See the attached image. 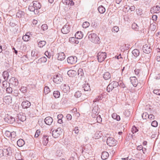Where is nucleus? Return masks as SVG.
I'll return each instance as SVG.
<instances>
[{
    "label": "nucleus",
    "instance_id": "obj_5",
    "mask_svg": "<svg viewBox=\"0 0 160 160\" xmlns=\"http://www.w3.org/2000/svg\"><path fill=\"white\" fill-rule=\"evenodd\" d=\"M117 141L113 138L109 137L107 138V143L110 146H112L116 145Z\"/></svg>",
    "mask_w": 160,
    "mask_h": 160
},
{
    "label": "nucleus",
    "instance_id": "obj_13",
    "mask_svg": "<svg viewBox=\"0 0 160 160\" xmlns=\"http://www.w3.org/2000/svg\"><path fill=\"white\" fill-rule=\"evenodd\" d=\"M160 10V7L158 5H156L152 7L151 8L150 12L152 14L158 13L159 12Z\"/></svg>",
    "mask_w": 160,
    "mask_h": 160
},
{
    "label": "nucleus",
    "instance_id": "obj_25",
    "mask_svg": "<svg viewBox=\"0 0 160 160\" xmlns=\"http://www.w3.org/2000/svg\"><path fill=\"white\" fill-rule=\"evenodd\" d=\"M24 141L22 139H19L17 141V144L19 147H22L25 144Z\"/></svg>",
    "mask_w": 160,
    "mask_h": 160
},
{
    "label": "nucleus",
    "instance_id": "obj_61",
    "mask_svg": "<svg viewBox=\"0 0 160 160\" xmlns=\"http://www.w3.org/2000/svg\"><path fill=\"white\" fill-rule=\"evenodd\" d=\"M16 133L15 132H11L10 137L11 138H14L16 136Z\"/></svg>",
    "mask_w": 160,
    "mask_h": 160
},
{
    "label": "nucleus",
    "instance_id": "obj_1",
    "mask_svg": "<svg viewBox=\"0 0 160 160\" xmlns=\"http://www.w3.org/2000/svg\"><path fill=\"white\" fill-rule=\"evenodd\" d=\"M88 38L91 42L97 44L100 43V39L96 34L94 33H89V32H88Z\"/></svg>",
    "mask_w": 160,
    "mask_h": 160
},
{
    "label": "nucleus",
    "instance_id": "obj_51",
    "mask_svg": "<svg viewBox=\"0 0 160 160\" xmlns=\"http://www.w3.org/2000/svg\"><path fill=\"white\" fill-rule=\"evenodd\" d=\"M82 93L81 92L78 91L76 92L74 96L78 98L80 97Z\"/></svg>",
    "mask_w": 160,
    "mask_h": 160
},
{
    "label": "nucleus",
    "instance_id": "obj_9",
    "mask_svg": "<svg viewBox=\"0 0 160 160\" xmlns=\"http://www.w3.org/2000/svg\"><path fill=\"white\" fill-rule=\"evenodd\" d=\"M70 28L69 25L68 23H66L62 29L61 32L64 34H67L70 32Z\"/></svg>",
    "mask_w": 160,
    "mask_h": 160
},
{
    "label": "nucleus",
    "instance_id": "obj_57",
    "mask_svg": "<svg viewBox=\"0 0 160 160\" xmlns=\"http://www.w3.org/2000/svg\"><path fill=\"white\" fill-rule=\"evenodd\" d=\"M41 29L43 31L46 30L48 29V26L46 24H44L42 25L41 27Z\"/></svg>",
    "mask_w": 160,
    "mask_h": 160
},
{
    "label": "nucleus",
    "instance_id": "obj_41",
    "mask_svg": "<svg viewBox=\"0 0 160 160\" xmlns=\"http://www.w3.org/2000/svg\"><path fill=\"white\" fill-rule=\"evenodd\" d=\"M111 84H112L113 89L117 87L119 85L118 82L117 81H113L111 83Z\"/></svg>",
    "mask_w": 160,
    "mask_h": 160
},
{
    "label": "nucleus",
    "instance_id": "obj_44",
    "mask_svg": "<svg viewBox=\"0 0 160 160\" xmlns=\"http://www.w3.org/2000/svg\"><path fill=\"white\" fill-rule=\"evenodd\" d=\"M50 92V89L48 87L46 86L45 87L44 92L45 94H47Z\"/></svg>",
    "mask_w": 160,
    "mask_h": 160
},
{
    "label": "nucleus",
    "instance_id": "obj_64",
    "mask_svg": "<svg viewBox=\"0 0 160 160\" xmlns=\"http://www.w3.org/2000/svg\"><path fill=\"white\" fill-rule=\"evenodd\" d=\"M63 118V115L62 114H59L57 116L58 120H62Z\"/></svg>",
    "mask_w": 160,
    "mask_h": 160
},
{
    "label": "nucleus",
    "instance_id": "obj_50",
    "mask_svg": "<svg viewBox=\"0 0 160 160\" xmlns=\"http://www.w3.org/2000/svg\"><path fill=\"white\" fill-rule=\"evenodd\" d=\"M17 117L18 118V120H23V119H24V120H26V118L24 116H23L22 117L21 114H18L17 116Z\"/></svg>",
    "mask_w": 160,
    "mask_h": 160
},
{
    "label": "nucleus",
    "instance_id": "obj_49",
    "mask_svg": "<svg viewBox=\"0 0 160 160\" xmlns=\"http://www.w3.org/2000/svg\"><path fill=\"white\" fill-rule=\"evenodd\" d=\"M119 30V28L117 26L113 27L112 29V32H118Z\"/></svg>",
    "mask_w": 160,
    "mask_h": 160
},
{
    "label": "nucleus",
    "instance_id": "obj_17",
    "mask_svg": "<svg viewBox=\"0 0 160 160\" xmlns=\"http://www.w3.org/2000/svg\"><path fill=\"white\" fill-rule=\"evenodd\" d=\"M61 89L64 93H67L69 91L70 88L68 85L64 84L62 85Z\"/></svg>",
    "mask_w": 160,
    "mask_h": 160
},
{
    "label": "nucleus",
    "instance_id": "obj_20",
    "mask_svg": "<svg viewBox=\"0 0 160 160\" xmlns=\"http://www.w3.org/2000/svg\"><path fill=\"white\" fill-rule=\"evenodd\" d=\"M75 37L78 39H81L83 37V34L81 31H78L76 33Z\"/></svg>",
    "mask_w": 160,
    "mask_h": 160
},
{
    "label": "nucleus",
    "instance_id": "obj_39",
    "mask_svg": "<svg viewBox=\"0 0 160 160\" xmlns=\"http://www.w3.org/2000/svg\"><path fill=\"white\" fill-rule=\"evenodd\" d=\"M149 28L152 31H154L156 28V25L155 23L151 24Z\"/></svg>",
    "mask_w": 160,
    "mask_h": 160
},
{
    "label": "nucleus",
    "instance_id": "obj_23",
    "mask_svg": "<svg viewBox=\"0 0 160 160\" xmlns=\"http://www.w3.org/2000/svg\"><path fill=\"white\" fill-rule=\"evenodd\" d=\"M102 136V133H101V132L97 131L94 134L93 138H95L96 139H98L101 138Z\"/></svg>",
    "mask_w": 160,
    "mask_h": 160
},
{
    "label": "nucleus",
    "instance_id": "obj_26",
    "mask_svg": "<svg viewBox=\"0 0 160 160\" xmlns=\"http://www.w3.org/2000/svg\"><path fill=\"white\" fill-rule=\"evenodd\" d=\"M2 76L4 80H7L9 76L8 70L4 71L3 72Z\"/></svg>",
    "mask_w": 160,
    "mask_h": 160
},
{
    "label": "nucleus",
    "instance_id": "obj_38",
    "mask_svg": "<svg viewBox=\"0 0 160 160\" xmlns=\"http://www.w3.org/2000/svg\"><path fill=\"white\" fill-rule=\"evenodd\" d=\"M33 6H34L32 5V3L28 7V9L30 11L34 12L35 13V12H36V10Z\"/></svg>",
    "mask_w": 160,
    "mask_h": 160
},
{
    "label": "nucleus",
    "instance_id": "obj_19",
    "mask_svg": "<svg viewBox=\"0 0 160 160\" xmlns=\"http://www.w3.org/2000/svg\"><path fill=\"white\" fill-rule=\"evenodd\" d=\"M65 57L64 53L63 52H61L58 53L57 59L58 60L62 61L65 59Z\"/></svg>",
    "mask_w": 160,
    "mask_h": 160
},
{
    "label": "nucleus",
    "instance_id": "obj_43",
    "mask_svg": "<svg viewBox=\"0 0 160 160\" xmlns=\"http://www.w3.org/2000/svg\"><path fill=\"white\" fill-rule=\"evenodd\" d=\"M90 25V23L88 22H85L83 23L82 27L83 28H86L88 27Z\"/></svg>",
    "mask_w": 160,
    "mask_h": 160
},
{
    "label": "nucleus",
    "instance_id": "obj_29",
    "mask_svg": "<svg viewBox=\"0 0 160 160\" xmlns=\"http://www.w3.org/2000/svg\"><path fill=\"white\" fill-rule=\"evenodd\" d=\"M48 136L46 135L44 136L43 138V144L44 145H46L48 142Z\"/></svg>",
    "mask_w": 160,
    "mask_h": 160
},
{
    "label": "nucleus",
    "instance_id": "obj_35",
    "mask_svg": "<svg viewBox=\"0 0 160 160\" xmlns=\"http://www.w3.org/2000/svg\"><path fill=\"white\" fill-rule=\"evenodd\" d=\"M46 44V42L44 41H39L38 43V46L40 48H42Z\"/></svg>",
    "mask_w": 160,
    "mask_h": 160
},
{
    "label": "nucleus",
    "instance_id": "obj_11",
    "mask_svg": "<svg viewBox=\"0 0 160 160\" xmlns=\"http://www.w3.org/2000/svg\"><path fill=\"white\" fill-rule=\"evenodd\" d=\"M32 56L34 58V59H36L40 56L39 51L36 49L32 51L31 52Z\"/></svg>",
    "mask_w": 160,
    "mask_h": 160
},
{
    "label": "nucleus",
    "instance_id": "obj_27",
    "mask_svg": "<svg viewBox=\"0 0 160 160\" xmlns=\"http://www.w3.org/2000/svg\"><path fill=\"white\" fill-rule=\"evenodd\" d=\"M103 78L105 80H108L111 78V74L108 72H106L103 74Z\"/></svg>",
    "mask_w": 160,
    "mask_h": 160
},
{
    "label": "nucleus",
    "instance_id": "obj_59",
    "mask_svg": "<svg viewBox=\"0 0 160 160\" xmlns=\"http://www.w3.org/2000/svg\"><path fill=\"white\" fill-rule=\"evenodd\" d=\"M20 90L22 93H25L26 91V87H22L20 89Z\"/></svg>",
    "mask_w": 160,
    "mask_h": 160
},
{
    "label": "nucleus",
    "instance_id": "obj_18",
    "mask_svg": "<svg viewBox=\"0 0 160 160\" xmlns=\"http://www.w3.org/2000/svg\"><path fill=\"white\" fill-rule=\"evenodd\" d=\"M4 155H11L12 153V150L10 147H8L7 149H4L3 150Z\"/></svg>",
    "mask_w": 160,
    "mask_h": 160
},
{
    "label": "nucleus",
    "instance_id": "obj_55",
    "mask_svg": "<svg viewBox=\"0 0 160 160\" xmlns=\"http://www.w3.org/2000/svg\"><path fill=\"white\" fill-rule=\"evenodd\" d=\"M78 75L80 76H82L83 74V70L81 68H79L78 70Z\"/></svg>",
    "mask_w": 160,
    "mask_h": 160
},
{
    "label": "nucleus",
    "instance_id": "obj_63",
    "mask_svg": "<svg viewBox=\"0 0 160 160\" xmlns=\"http://www.w3.org/2000/svg\"><path fill=\"white\" fill-rule=\"evenodd\" d=\"M12 94L15 96H17L18 95V92L17 90H15L12 92Z\"/></svg>",
    "mask_w": 160,
    "mask_h": 160
},
{
    "label": "nucleus",
    "instance_id": "obj_34",
    "mask_svg": "<svg viewBox=\"0 0 160 160\" xmlns=\"http://www.w3.org/2000/svg\"><path fill=\"white\" fill-rule=\"evenodd\" d=\"M112 118L116 120H120V117L119 115H118L116 113H114L112 114Z\"/></svg>",
    "mask_w": 160,
    "mask_h": 160
},
{
    "label": "nucleus",
    "instance_id": "obj_3",
    "mask_svg": "<svg viewBox=\"0 0 160 160\" xmlns=\"http://www.w3.org/2000/svg\"><path fill=\"white\" fill-rule=\"evenodd\" d=\"M91 148L92 147L91 145L89 144H87L83 148L82 147V152L83 154L86 153L90 154L92 152Z\"/></svg>",
    "mask_w": 160,
    "mask_h": 160
},
{
    "label": "nucleus",
    "instance_id": "obj_6",
    "mask_svg": "<svg viewBox=\"0 0 160 160\" xmlns=\"http://www.w3.org/2000/svg\"><path fill=\"white\" fill-rule=\"evenodd\" d=\"M53 80L55 83L57 84H59L62 82L63 79L61 77V75L58 74L55 75L53 76Z\"/></svg>",
    "mask_w": 160,
    "mask_h": 160
},
{
    "label": "nucleus",
    "instance_id": "obj_46",
    "mask_svg": "<svg viewBox=\"0 0 160 160\" xmlns=\"http://www.w3.org/2000/svg\"><path fill=\"white\" fill-rule=\"evenodd\" d=\"M138 131V129L134 125L132 126V132L133 133L137 132Z\"/></svg>",
    "mask_w": 160,
    "mask_h": 160
},
{
    "label": "nucleus",
    "instance_id": "obj_22",
    "mask_svg": "<svg viewBox=\"0 0 160 160\" xmlns=\"http://www.w3.org/2000/svg\"><path fill=\"white\" fill-rule=\"evenodd\" d=\"M67 74L69 77H72L76 75V72L74 70H70L68 71Z\"/></svg>",
    "mask_w": 160,
    "mask_h": 160
},
{
    "label": "nucleus",
    "instance_id": "obj_16",
    "mask_svg": "<svg viewBox=\"0 0 160 160\" xmlns=\"http://www.w3.org/2000/svg\"><path fill=\"white\" fill-rule=\"evenodd\" d=\"M10 83L14 85V86H16L18 85V82L17 79L14 77H12L9 80Z\"/></svg>",
    "mask_w": 160,
    "mask_h": 160
},
{
    "label": "nucleus",
    "instance_id": "obj_37",
    "mask_svg": "<svg viewBox=\"0 0 160 160\" xmlns=\"http://www.w3.org/2000/svg\"><path fill=\"white\" fill-rule=\"evenodd\" d=\"M53 95L55 98H58L60 96V93L58 91H55L53 92Z\"/></svg>",
    "mask_w": 160,
    "mask_h": 160
},
{
    "label": "nucleus",
    "instance_id": "obj_53",
    "mask_svg": "<svg viewBox=\"0 0 160 160\" xmlns=\"http://www.w3.org/2000/svg\"><path fill=\"white\" fill-rule=\"evenodd\" d=\"M67 5H70L71 6H72L74 5V3L72 0H68L67 2Z\"/></svg>",
    "mask_w": 160,
    "mask_h": 160
},
{
    "label": "nucleus",
    "instance_id": "obj_15",
    "mask_svg": "<svg viewBox=\"0 0 160 160\" xmlns=\"http://www.w3.org/2000/svg\"><path fill=\"white\" fill-rule=\"evenodd\" d=\"M23 108H29L31 105V103L28 101L22 102L21 104Z\"/></svg>",
    "mask_w": 160,
    "mask_h": 160
},
{
    "label": "nucleus",
    "instance_id": "obj_12",
    "mask_svg": "<svg viewBox=\"0 0 160 160\" xmlns=\"http://www.w3.org/2000/svg\"><path fill=\"white\" fill-rule=\"evenodd\" d=\"M142 50L144 53L148 54L152 51V49L150 46L145 44L143 45L142 47Z\"/></svg>",
    "mask_w": 160,
    "mask_h": 160
},
{
    "label": "nucleus",
    "instance_id": "obj_42",
    "mask_svg": "<svg viewBox=\"0 0 160 160\" xmlns=\"http://www.w3.org/2000/svg\"><path fill=\"white\" fill-rule=\"evenodd\" d=\"M4 100H8L7 102L9 103H11L12 101V98L10 96H7L4 98Z\"/></svg>",
    "mask_w": 160,
    "mask_h": 160
},
{
    "label": "nucleus",
    "instance_id": "obj_48",
    "mask_svg": "<svg viewBox=\"0 0 160 160\" xmlns=\"http://www.w3.org/2000/svg\"><path fill=\"white\" fill-rule=\"evenodd\" d=\"M148 116V114L146 112L142 114V117L143 119H147Z\"/></svg>",
    "mask_w": 160,
    "mask_h": 160
},
{
    "label": "nucleus",
    "instance_id": "obj_56",
    "mask_svg": "<svg viewBox=\"0 0 160 160\" xmlns=\"http://www.w3.org/2000/svg\"><path fill=\"white\" fill-rule=\"evenodd\" d=\"M6 91L8 93H11L12 92V88L9 86L6 88Z\"/></svg>",
    "mask_w": 160,
    "mask_h": 160
},
{
    "label": "nucleus",
    "instance_id": "obj_28",
    "mask_svg": "<svg viewBox=\"0 0 160 160\" xmlns=\"http://www.w3.org/2000/svg\"><path fill=\"white\" fill-rule=\"evenodd\" d=\"M98 10L100 13L103 14L105 12L106 9L103 6L101 5L98 7Z\"/></svg>",
    "mask_w": 160,
    "mask_h": 160
},
{
    "label": "nucleus",
    "instance_id": "obj_8",
    "mask_svg": "<svg viewBox=\"0 0 160 160\" xmlns=\"http://www.w3.org/2000/svg\"><path fill=\"white\" fill-rule=\"evenodd\" d=\"M77 57L75 56H71L68 57L67 59V61L68 62L71 64H74L77 61Z\"/></svg>",
    "mask_w": 160,
    "mask_h": 160
},
{
    "label": "nucleus",
    "instance_id": "obj_45",
    "mask_svg": "<svg viewBox=\"0 0 160 160\" xmlns=\"http://www.w3.org/2000/svg\"><path fill=\"white\" fill-rule=\"evenodd\" d=\"M30 39V36L25 35L22 37V39L25 41H29Z\"/></svg>",
    "mask_w": 160,
    "mask_h": 160
},
{
    "label": "nucleus",
    "instance_id": "obj_54",
    "mask_svg": "<svg viewBox=\"0 0 160 160\" xmlns=\"http://www.w3.org/2000/svg\"><path fill=\"white\" fill-rule=\"evenodd\" d=\"M153 92L154 94L160 96V89H155L153 91Z\"/></svg>",
    "mask_w": 160,
    "mask_h": 160
},
{
    "label": "nucleus",
    "instance_id": "obj_31",
    "mask_svg": "<svg viewBox=\"0 0 160 160\" xmlns=\"http://www.w3.org/2000/svg\"><path fill=\"white\" fill-rule=\"evenodd\" d=\"M82 88L85 91H88L90 90V86L88 83L83 85Z\"/></svg>",
    "mask_w": 160,
    "mask_h": 160
},
{
    "label": "nucleus",
    "instance_id": "obj_24",
    "mask_svg": "<svg viewBox=\"0 0 160 160\" xmlns=\"http://www.w3.org/2000/svg\"><path fill=\"white\" fill-rule=\"evenodd\" d=\"M109 154L107 152H103L101 155V158L102 159L105 160L108 158L109 157Z\"/></svg>",
    "mask_w": 160,
    "mask_h": 160
},
{
    "label": "nucleus",
    "instance_id": "obj_40",
    "mask_svg": "<svg viewBox=\"0 0 160 160\" xmlns=\"http://www.w3.org/2000/svg\"><path fill=\"white\" fill-rule=\"evenodd\" d=\"M112 84L110 83L107 87V91L108 92H110L112 91V90L113 89V88L112 86Z\"/></svg>",
    "mask_w": 160,
    "mask_h": 160
},
{
    "label": "nucleus",
    "instance_id": "obj_21",
    "mask_svg": "<svg viewBox=\"0 0 160 160\" xmlns=\"http://www.w3.org/2000/svg\"><path fill=\"white\" fill-rule=\"evenodd\" d=\"M53 121H42L45 124L48 125H51ZM42 121H38V123L40 126H42Z\"/></svg>",
    "mask_w": 160,
    "mask_h": 160
},
{
    "label": "nucleus",
    "instance_id": "obj_36",
    "mask_svg": "<svg viewBox=\"0 0 160 160\" xmlns=\"http://www.w3.org/2000/svg\"><path fill=\"white\" fill-rule=\"evenodd\" d=\"M131 114V112L128 110H125L123 112V115L125 117H129Z\"/></svg>",
    "mask_w": 160,
    "mask_h": 160
},
{
    "label": "nucleus",
    "instance_id": "obj_7",
    "mask_svg": "<svg viewBox=\"0 0 160 160\" xmlns=\"http://www.w3.org/2000/svg\"><path fill=\"white\" fill-rule=\"evenodd\" d=\"M32 3V5L34 6L33 7L36 10V12H35V14H37L39 12V11H38V9H40L41 7V4L37 1H34Z\"/></svg>",
    "mask_w": 160,
    "mask_h": 160
},
{
    "label": "nucleus",
    "instance_id": "obj_33",
    "mask_svg": "<svg viewBox=\"0 0 160 160\" xmlns=\"http://www.w3.org/2000/svg\"><path fill=\"white\" fill-rule=\"evenodd\" d=\"M24 12L20 10H19L17 13L16 16L17 17L19 18H21L24 16Z\"/></svg>",
    "mask_w": 160,
    "mask_h": 160
},
{
    "label": "nucleus",
    "instance_id": "obj_32",
    "mask_svg": "<svg viewBox=\"0 0 160 160\" xmlns=\"http://www.w3.org/2000/svg\"><path fill=\"white\" fill-rule=\"evenodd\" d=\"M47 61V58L45 57H42L38 59V62H37V63H43L46 62Z\"/></svg>",
    "mask_w": 160,
    "mask_h": 160
},
{
    "label": "nucleus",
    "instance_id": "obj_62",
    "mask_svg": "<svg viewBox=\"0 0 160 160\" xmlns=\"http://www.w3.org/2000/svg\"><path fill=\"white\" fill-rule=\"evenodd\" d=\"M8 86V84L7 82L5 81H4L2 82V86L4 88H7V87Z\"/></svg>",
    "mask_w": 160,
    "mask_h": 160
},
{
    "label": "nucleus",
    "instance_id": "obj_47",
    "mask_svg": "<svg viewBox=\"0 0 160 160\" xmlns=\"http://www.w3.org/2000/svg\"><path fill=\"white\" fill-rule=\"evenodd\" d=\"M72 112H74L75 116L78 117L80 116V114L77 112V109L76 108H74L72 110Z\"/></svg>",
    "mask_w": 160,
    "mask_h": 160
},
{
    "label": "nucleus",
    "instance_id": "obj_30",
    "mask_svg": "<svg viewBox=\"0 0 160 160\" xmlns=\"http://www.w3.org/2000/svg\"><path fill=\"white\" fill-rule=\"evenodd\" d=\"M132 53L134 56L135 57H137L140 54L139 51L138 50L135 49L133 50L132 52Z\"/></svg>",
    "mask_w": 160,
    "mask_h": 160
},
{
    "label": "nucleus",
    "instance_id": "obj_2",
    "mask_svg": "<svg viewBox=\"0 0 160 160\" xmlns=\"http://www.w3.org/2000/svg\"><path fill=\"white\" fill-rule=\"evenodd\" d=\"M63 131V129L61 127H58L52 131V135L54 138H58L62 134Z\"/></svg>",
    "mask_w": 160,
    "mask_h": 160
},
{
    "label": "nucleus",
    "instance_id": "obj_60",
    "mask_svg": "<svg viewBox=\"0 0 160 160\" xmlns=\"http://www.w3.org/2000/svg\"><path fill=\"white\" fill-rule=\"evenodd\" d=\"M137 27L138 25L136 23H133L132 25V28L135 29V30H137L138 29Z\"/></svg>",
    "mask_w": 160,
    "mask_h": 160
},
{
    "label": "nucleus",
    "instance_id": "obj_14",
    "mask_svg": "<svg viewBox=\"0 0 160 160\" xmlns=\"http://www.w3.org/2000/svg\"><path fill=\"white\" fill-rule=\"evenodd\" d=\"M130 79L133 86L136 87L138 84V81L136 78L135 77H130Z\"/></svg>",
    "mask_w": 160,
    "mask_h": 160
},
{
    "label": "nucleus",
    "instance_id": "obj_10",
    "mask_svg": "<svg viewBox=\"0 0 160 160\" xmlns=\"http://www.w3.org/2000/svg\"><path fill=\"white\" fill-rule=\"evenodd\" d=\"M99 112V108L98 105L94 106L92 111V116L93 118H95V116H97Z\"/></svg>",
    "mask_w": 160,
    "mask_h": 160
},
{
    "label": "nucleus",
    "instance_id": "obj_58",
    "mask_svg": "<svg viewBox=\"0 0 160 160\" xmlns=\"http://www.w3.org/2000/svg\"><path fill=\"white\" fill-rule=\"evenodd\" d=\"M11 133V132L10 131H6L5 132L4 135L6 137L9 138L10 137Z\"/></svg>",
    "mask_w": 160,
    "mask_h": 160
},
{
    "label": "nucleus",
    "instance_id": "obj_52",
    "mask_svg": "<svg viewBox=\"0 0 160 160\" xmlns=\"http://www.w3.org/2000/svg\"><path fill=\"white\" fill-rule=\"evenodd\" d=\"M151 125L152 126L156 127L158 125V123L157 121H153L151 123Z\"/></svg>",
    "mask_w": 160,
    "mask_h": 160
},
{
    "label": "nucleus",
    "instance_id": "obj_4",
    "mask_svg": "<svg viewBox=\"0 0 160 160\" xmlns=\"http://www.w3.org/2000/svg\"><path fill=\"white\" fill-rule=\"evenodd\" d=\"M107 56L106 53L105 52H99L97 55V57L98 61L99 62H102L104 60Z\"/></svg>",
    "mask_w": 160,
    "mask_h": 160
}]
</instances>
